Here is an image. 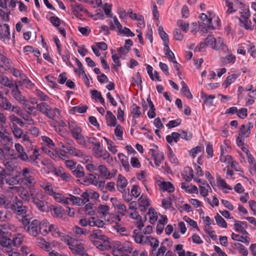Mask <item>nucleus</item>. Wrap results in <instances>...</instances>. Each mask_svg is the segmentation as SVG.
<instances>
[{
    "label": "nucleus",
    "mask_w": 256,
    "mask_h": 256,
    "mask_svg": "<svg viewBox=\"0 0 256 256\" xmlns=\"http://www.w3.org/2000/svg\"><path fill=\"white\" fill-rule=\"evenodd\" d=\"M22 182L28 188H34L36 184L35 174L32 170L28 168H24L20 172Z\"/></svg>",
    "instance_id": "obj_1"
},
{
    "label": "nucleus",
    "mask_w": 256,
    "mask_h": 256,
    "mask_svg": "<svg viewBox=\"0 0 256 256\" xmlns=\"http://www.w3.org/2000/svg\"><path fill=\"white\" fill-rule=\"evenodd\" d=\"M36 108L40 112L46 114L48 118L52 120H54L57 116L56 114H60V110L58 108H52L46 102L38 104Z\"/></svg>",
    "instance_id": "obj_2"
},
{
    "label": "nucleus",
    "mask_w": 256,
    "mask_h": 256,
    "mask_svg": "<svg viewBox=\"0 0 256 256\" xmlns=\"http://www.w3.org/2000/svg\"><path fill=\"white\" fill-rule=\"evenodd\" d=\"M132 244L128 241L124 242L122 246H114L112 254L114 256H120L125 252L131 253L132 251Z\"/></svg>",
    "instance_id": "obj_3"
},
{
    "label": "nucleus",
    "mask_w": 256,
    "mask_h": 256,
    "mask_svg": "<svg viewBox=\"0 0 256 256\" xmlns=\"http://www.w3.org/2000/svg\"><path fill=\"white\" fill-rule=\"evenodd\" d=\"M41 234L46 235L48 232H51L52 235L56 236L59 234L58 228L56 225L50 224L48 221L43 220L41 222Z\"/></svg>",
    "instance_id": "obj_4"
},
{
    "label": "nucleus",
    "mask_w": 256,
    "mask_h": 256,
    "mask_svg": "<svg viewBox=\"0 0 256 256\" xmlns=\"http://www.w3.org/2000/svg\"><path fill=\"white\" fill-rule=\"evenodd\" d=\"M0 107L5 110L14 112L18 114L20 112V108L17 106H14L6 97L2 96L0 99Z\"/></svg>",
    "instance_id": "obj_5"
},
{
    "label": "nucleus",
    "mask_w": 256,
    "mask_h": 256,
    "mask_svg": "<svg viewBox=\"0 0 256 256\" xmlns=\"http://www.w3.org/2000/svg\"><path fill=\"white\" fill-rule=\"evenodd\" d=\"M250 16V14L248 9L245 8L244 10V14H242L239 20L241 26L244 27L246 30H252L254 28V26L249 20Z\"/></svg>",
    "instance_id": "obj_6"
},
{
    "label": "nucleus",
    "mask_w": 256,
    "mask_h": 256,
    "mask_svg": "<svg viewBox=\"0 0 256 256\" xmlns=\"http://www.w3.org/2000/svg\"><path fill=\"white\" fill-rule=\"evenodd\" d=\"M11 208L14 213L19 216L26 214L28 210L27 207L24 206L22 201L17 197L11 205Z\"/></svg>",
    "instance_id": "obj_7"
},
{
    "label": "nucleus",
    "mask_w": 256,
    "mask_h": 256,
    "mask_svg": "<svg viewBox=\"0 0 256 256\" xmlns=\"http://www.w3.org/2000/svg\"><path fill=\"white\" fill-rule=\"evenodd\" d=\"M26 230L33 236H38L40 233L41 234V222L36 219L32 220L28 226Z\"/></svg>",
    "instance_id": "obj_8"
},
{
    "label": "nucleus",
    "mask_w": 256,
    "mask_h": 256,
    "mask_svg": "<svg viewBox=\"0 0 256 256\" xmlns=\"http://www.w3.org/2000/svg\"><path fill=\"white\" fill-rule=\"evenodd\" d=\"M69 248L74 254L84 256L86 254L84 245L78 240H74Z\"/></svg>",
    "instance_id": "obj_9"
},
{
    "label": "nucleus",
    "mask_w": 256,
    "mask_h": 256,
    "mask_svg": "<svg viewBox=\"0 0 256 256\" xmlns=\"http://www.w3.org/2000/svg\"><path fill=\"white\" fill-rule=\"evenodd\" d=\"M64 152L74 156L83 158L84 160L83 162H88L91 158L90 156L86 155L80 150L72 146L66 148V150H64Z\"/></svg>",
    "instance_id": "obj_10"
},
{
    "label": "nucleus",
    "mask_w": 256,
    "mask_h": 256,
    "mask_svg": "<svg viewBox=\"0 0 256 256\" xmlns=\"http://www.w3.org/2000/svg\"><path fill=\"white\" fill-rule=\"evenodd\" d=\"M10 234L0 230V244L4 248H11L12 246V240L10 238Z\"/></svg>",
    "instance_id": "obj_11"
},
{
    "label": "nucleus",
    "mask_w": 256,
    "mask_h": 256,
    "mask_svg": "<svg viewBox=\"0 0 256 256\" xmlns=\"http://www.w3.org/2000/svg\"><path fill=\"white\" fill-rule=\"evenodd\" d=\"M10 89L12 90V97L16 101L21 104L26 102L27 100L22 95L20 90L18 88V84H14L13 88H12Z\"/></svg>",
    "instance_id": "obj_12"
},
{
    "label": "nucleus",
    "mask_w": 256,
    "mask_h": 256,
    "mask_svg": "<svg viewBox=\"0 0 256 256\" xmlns=\"http://www.w3.org/2000/svg\"><path fill=\"white\" fill-rule=\"evenodd\" d=\"M132 237L134 238L136 243L144 245L148 244L150 236H144L141 232H138L137 230H134Z\"/></svg>",
    "instance_id": "obj_13"
},
{
    "label": "nucleus",
    "mask_w": 256,
    "mask_h": 256,
    "mask_svg": "<svg viewBox=\"0 0 256 256\" xmlns=\"http://www.w3.org/2000/svg\"><path fill=\"white\" fill-rule=\"evenodd\" d=\"M90 240H99L104 242V243L108 242V236L103 234L100 230H93L90 235Z\"/></svg>",
    "instance_id": "obj_14"
},
{
    "label": "nucleus",
    "mask_w": 256,
    "mask_h": 256,
    "mask_svg": "<svg viewBox=\"0 0 256 256\" xmlns=\"http://www.w3.org/2000/svg\"><path fill=\"white\" fill-rule=\"evenodd\" d=\"M68 128L72 136L75 138L81 135L82 130L80 126L76 124L74 122L70 121L68 122Z\"/></svg>",
    "instance_id": "obj_15"
},
{
    "label": "nucleus",
    "mask_w": 256,
    "mask_h": 256,
    "mask_svg": "<svg viewBox=\"0 0 256 256\" xmlns=\"http://www.w3.org/2000/svg\"><path fill=\"white\" fill-rule=\"evenodd\" d=\"M14 147L17 152L18 158L24 162H28L29 161L28 156L24 152L22 146L18 143H16L15 144Z\"/></svg>",
    "instance_id": "obj_16"
},
{
    "label": "nucleus",
    "mask_w": 256,
    "mask_h": 256,
    "mask_svg": "<svg viewBox=\"0 0 256 256\" xmlns=\"http://www.w3.org/2000/svg\"><path fill=\"white\" fill-rule=\"evenodd\" d=\"M50 210L54 217L60 218L64 220L66 218L64 214V210L62 206H52L50 208Z\"/></svg>",
    "instance_id": "obj_17"
},
{
    "label": "nucleus",
    "mask_w": 256,
    "mask_h": 256,
    "mask_svg": "<svg viewBox=\"0 0 256 256\" xmlns=\"http://www.w3.org/2000/svg\"><path fill=\"white\" fill-rule=\"evenodd\" d=\"M128 184L126 179L121 174L118 177L116 187L118 191L123 193L125 192V188Z\"/></svg>",
    "instance_id": "obj_18"
},
{
    "label": "nucleus",
    "mask_w": 256,
    "mask_h": 256,
    "mask_svg": "<svg viewBox=\"0 0 256 256\" xmlns=\"http://www.w3.org/2000/svg\"><path fill=\"white\" fill-rule=\"evenodd\" d=\"M10 38V32L9 26L8 24H4L3 26L0 24V38L3 40H9Z\"/></svg>",
    "instance_id": "obj_19"
},
{
    "label": "nucleus",
    "mask_w": 256,
    "mask_h": 256,
    "mask_svg": "<svg viewBox=\"0 0 256 256\" xmlns=\"http://www.w3.org/2000/svg\"><path fill=\"white\" fill-rule=\"evenodd\" d=\"M97 170L100 175L106 179H110L114 177V174H110L107 168L104 164H100L98 166Z\"/></svg>",
    "instance_id": "obj_20"
},
{
    "label": "nucleus",
    "mask_w": 256,
    "mask_h": 256,
    "mask_svg": "<svg viewBox=\"0 0 256 256\" xmlns=\"http://www.w3.org/2000/svg\"><path fill=\"white\" fill-rule=\"evenodd\" d=\"M6 67H7L12 73V75L16 77H18L20 78H23L26 77V76L22 74L18 70L14 68L12 66V62L10 60L8 61L6 64H4Z\"/></svg>",
    "instance_id": "obj_21"
},
{
    "label": "nucleus",
    "mask_w": 256,
    "mask_h": 256,
    "mask_svg": "<svg viewBox=\"0 0 256 256\" xmlns=\"http://www.w3.org/2000/svg\"><path fill=\"white\" fill-rule=\"evenodd\" d=\"M150 152L154 158L156 164L158 166L164 160V156L163 153L153 149H150Z\"/></svg>",
    "instance_id": "obj_22"
},
{
    "label": "nucleus",
    "mask_w": 256,
    "mask_h": 256,
    "mask_svg": "<svg viewBox=\"0 0 256 256\" xmlns=\"http://www.w3.org/2000/svg\"><path fill=\"white\" fill-rule=\"evenodd\" d=\"M213 48L216 50H222L224 52L228 51L227 47L224 44L223 40L220 37L216 38Z\"/></svg>",
    "instance_id": "obj_23"
},
{
    "label": "nucleus",
    "mask_w": 256,
    "mask_h": 256,
    "mask_svg": "<svg viewBox=\"0 0 256 256\" xmlns=\"http://www.w3.org/2000/svg\"><path fill=\"white\" fill-rule=\"evenodd\" d=\"M88 225L90 226H97L98 228H104L105 225L104 222L98 219V218L92 216L88 219Z\"/></svg>",
    "instance_id": "obj_24"
},
{
    "label": "nucleus",
    "mask_w": 256,
    "mask_h": 256,
    "mask_svg": "<svg viewBox=\"0 0 256 256\" xmlns=\"http://www.w3.org/2000/svg\"><path fill=\"white\" fill-rule=\"evenodd\" d=\"M40 186L42 188L45 192L50 196H52V194H54L52 186L51 183L46 182H40Z\"/></svg>",
    "instance_id": "obj_25"
},
{
    "label": "nucleus",
    "mask_w": 256,
    "mask_h": 256,
    "mask_svg": "<svg viewBox=\"0 0 256 256\" xmlns=\"http://www.w3.org/2000/svg\"><path fill=\"white\" fill-rule=\"evenodd\" d=\"M96 158H102L103 160H106V162L110 164L113 162V158L110 156V154L106 150H101L98 153V154L96 156Z\"/></svg>",
    "instance_id": "obj_26"
},
{
    "label": "nucleus",
    "mask_w": 256,
    "mask_h": 256,
    "mask_svg": "<svg viewBox=\"0 0 256 256\" xmlns=\"http://www.w3.org/2000/svg\"><path fill=\"white\" fill-rule=\"evenodd\" d=\"M247 228V224L245 222L236 221L234 224V230L242 234L246 232L245 229Z\"/></svg>",
    "instance_id": "obj_27"
},
{
    "label": "nucleus",
    "mask_w": 256,
    "mask_h": 256,
    "mask_svg": "<svg viewBox=\"0 0 256 256\" xmlns=\"http://www.w3.org/2000/svg\"><path fill=\"white\" fill-rule=\"evenodd\" d=\"M106 124L110 126H115L116 124V120L114 115L110 111H108L106 116Z\"/></svg>",
    "instance_id": "obj_28"
},
{
    "label": "nucleus",
    "mask_w": 256,
    "mask_h": 256,
    "mask_svg": "<svg viewBox=\"0 0 256 256\" xmlns=\"http://www.w3.org/2000/svg\"><path fill=\"white\" fill-rule=\"evenodd\" d=\"M34 203L37 206L38 210L42 212H45L48 210L47 203L44 200L34 198Z\"/></svg>",
    "instance_id": "obj_29"
},
{
    "label": "nucleus",
    "mask_w": 256,
    "mask_h": 256,
    "mask_svg": "<svg viewBox=\"0 0 256 256\" xmlns=\"http://www.w3.org/2000/svg\"><path fill=\"white\" fill-rule=\"evenodd\" d=\"M0 138L6 142H10L12 140L10 134L2 126H0Z\"/></svg>",
    "instance_id": "obj_30"
},
{
    "label": "nucleus",
    "mask_w": 256,
    "mask_h": 256,
    "mask_svg": "<svg viewBox=\"0 0 256 256\" xmlns=\"http://www.w3.org/2000/svg\"><path fill=\"white\" fill-rule=\"evenodd\" d=\"M159 186L164 191H167L168 192H172L174 190V186L168 182H160L159 184Z\"/></svg>",
    "instance_id": "obj_31"
},
{
    "label": "nucleus",
    "mask_w": 256,
    "mask_h": 256,
    "mask_svg": "<svg viewBox=\"0 0 256 256\" xmlns=\"http://www.w3.org/2000/svg\"><path fill=\"white\" fill-rule=\"evenodd\" d=\"M72 174L77 178L84 177L85 175L84 168L80 164L77 165L76 167L72 171Z\"/></svg>",
    "instance_id": "obj_32"
},
{
    "label": "nucleus",
    "mask_w": 256,
    "mask_h": 256,
    "mask_svg": "<svg viewBox=\"0 0 256 256\" xmlns=\"http://www.w3.org/2000/svg\"><path fill=\"white\" fill-rule=\"evenodd\" d=\"M3 178L6 183L10 186H14L18 184L19 182L16 176H12L8 175H3Z\"/></svg>",
    "instance_id": "obj_33"
},
{
    "label": "nucleus",
    "mask_w": 256,
    "mask_h": 256,
    "mask_svg": "<svg viewBox=\"0 0 256 256\" xmlns=\"http://www.w3.org/2000/svg\"><path fill=\"white\" fill-rule=\"evenodd\" d=\"M224 54H228L225 57H222L220 58L221 62L224 64H228L230 62H234L236 60V57L232 55L231 52H229L228 50L226 51Z\"/></svg>",
    "instance_id": "obj_34"
},
{
    "label": "nucleus",
    "mask_w": 256,
    "mask_h": 256,
    "mask_svg": "<svg viewBox=\"0 0 256 256\" xmlns=\"http://www.w3.org/2000/svg\"><path fill=\"white\" fill-rule=\"evenodd\" d=\"M10 127L14 136L17 138H21L23 134V130L16 124H12Z\"/></svg>",
    "instance_id": "obj_35"
},
{
    "label": "nucleus",
    "mask_w": 256,
    "mask_h": 256,
    "mask_svg": "<svg viewBox=\"0 0 256 256\" xmlns=\"http://www.w3.org/2000/svg\"><path fill=\"white\" fill-rule=\"evenodd\" d=\"M71 7L74 15L78 18H80L82 16V14H80V12H86L80 4H73L71 5Z\"/></svg>",
    "instance_id": "obj_36"
},
{
    "label": "nucleus",
    "mask_w": 256,
    "mask_h": 256,
    "mask_svg": "<svg viewBox=\"0 0 256 256\" xmlns=\"http://www.w3.org/2000/svg\"><path fill=\"white\" fill-rule=\"evenodd\" d=\"M166 250V248L163 245L157 249V248H152V254L153 256H162Z\"/></svg>",
    "instance_id": "obj_37"
},
{
    "label": "nucleus",
    "mask_w": 256,
    "mask_h": 256,
    "mask_svg": "<svg viewBox=\"0 0 256 256\" xmlns=\"http://www.w3.org/2000/svg\"><path fill=\"white\" fill-rule=\"evenodd\" d=\"M181 84L182 86V88L180 90L182 93L187 98L192 99V95L187 85L184 82H182Z\"/></svg>",
    "instance_id": "obj_38"
},
{
    "label": "nucleus",
    "mask_w": 256,
    "mask_h": 256,
    "mask_svg": "<svg viewBox=\"0 0 256 256\" xmlns=\"http://www.w3.org/2000/svg\"><path fill=\"white\" fill-rule=\"evenodd\" d=\"M118 158L120 160L122 165L124 167V169L126 171H129L130 166L128 164V158L124 154L122 153H120L118 154Z\"/></svg>",
    "instance_id": "obj_39"
},
{
    "label": "nucleus",
    "mask_w": 256,
    "mask_h": 256,
    "mask_svg": "<svg viewBox=\"0 0 256 256\" xmlns=\"http://www.w3.org/2000/svg\"><path fill=\"white\" fill-rule=\"evenodd\" d=\"M110 207L105 204H100L98 208V213L102 216L105 217L109 212Z\"/></svg>",
    "instance_id": "obj_40"
},
{
    "label": "nucleus",
    "mask_w": 256,
    "mask_h": 256,
    "mask_svg": "<svg viewBox=\"0 0 256 256\" xmlns=\"http://www.w3.org/2000/svg\"><path fill=\"white\" fill-rule=\"evenodd\" d=\"M0 83L3 86H7L10 88H13V86L14 85V84L7 76H0Z\"/></svg>",
    "instance_id": "obj_41"
},
{
    "label": "nucleus",
    "mask_w": 256,
    "mask_h": 256,
    "mask_svg": "<svg viewBox=\"0 0 256 256\" xmlns=\"http://www.w3.org/2000/svg\"><path fill=\"white\" fill-rule=\"evenodd\" d=\"M180 136V134L179 133L173 132L170 135H168L166 136V140L169 144H171L173 140L176 142L179 140Z\"/></svg>",
    "instance_id": "obj_42"
},
{
    "label": "nucleus",
    "mask_w": 256,
    "mask_h": 256,
    "mask_svg": "<svg viewBox=\"0 0 256 256\" xmlns=\"http://www.w3.org/2000/svg\"><path fill=\"white\" fill-rule=\"evenodd\" d=\"M40 156L38 151L36 149H34L32 155H30L29 158V161L30 162L36 166H38V162L36 160Z\"/></svg>",
    "instance_id": "obj_43"
},
{
    "label": "nucleus",
    "mask_w": 256,
    "mask_h": 256,
    "mask_svg": "<svg viewBox=\"0 0 256 256\" xmlns=\"http://www.w3.org/2000/svg\"><path fill=\"white\" fill-rule=\"evenodd\" d=\"M200 26L204 29L205 28L206 31L214 29L212 18H209L204 22H202Z\"/></svg>",
    "instance_id": "obj_44"
},
{
    "label": "nucleus",
    "mask_w": 256,
    "mask_h": 256,
    "mask_svg": "<svg viewBox=\"0 0 256 256\" xmlns=\"http://www.w3.org/2000/svg\"><path fill=\"white\" fill-rule=\"evenodd\" d=\"M24 236L21 234H18L15 235L13 238L12 246H19L22 242Z\"/></svg>",
    "instance_id": "obj_45"
},
{
    "label": "nucleus",
    "mask_w": 256,
    "mask_h": 256,
    "mask_svg": "<svg viewBox=\"0 0 256 256\" xmlns=\"http://www.w3.org/2000/svg\"><path fill=\"white\" fill-rule=\"evenodd\" d=\"M131 114L134 118H139L142 113L140 111V108L136 104H133L131 108Z\"/></svg>",
    "instance_id": "obj_46"
},
{
    "label": "nucleus",
    "mask_w": 256,
    "mask_h": 256,
    "mask_svg": "<svg viewBox=\"0 0 256 256\" xmlns=\"http://www.w3.org/2000/svg\"><path fill=\"white\" fill-rule=\"evenodd\" d=\"M56 235L60 236V238L61 240L64 242L66 243L69 246L74 240L72 238L70 237L69 236L65 234H64L60 233V232L59 234Z\"/></svg>",
    "instance_id": "obj_47"
},
{
    "label": "nucleus",
    "mask_w": 256,
    "mask_h": 256,
    "mask_svg": "<svg viewBox=\"0 0 256 256\" xmlns=\"http://www.w3.org/2000/svg\"><path fill=\"white\" fill-rule=\"evenodd\" d=\"M164 51L165 52V54L166 56L169 60L172 61V60H174L175 57L174 54L170 50L168 46V44H164Z\"/></svg>",
    "instance_id": "obj_48"
},
{
    "label": "nucleus",
    "mask_w": 256,
    "mask_h": 256,
    "mask_svg": "<svg viewBox=\"0 0 256 256\" xmlns=\"http://www.w3.org/2000/svg\"><path fill=\"white\" fill-rule=\"evenodd\" d=\"M38 246L46 250H49L50 248V244L46 242L44 238H40L38 240Z\"/></svg>",
    "instance_id": "obj_49"
},
{
    "label": "nucleus",
    "mask_w": 256,
    "mask_h": 256,
    "mask_svg": "<svg viewBox=\"0 0 256 256\" xmlns=\"http://www.w3.org/2000/svg\"><path fill=\"white\" fill-rule=\"evenodd\" d=\"M215 219L218 225L222 228H226L227 224L225 220L218 214L215 216Z\"/></svg>",
    "instance_id": "obj_50"
},
{
    "label": "nucleus",
    "mask_w": 256,
    "mask_h": 256,
    "mask_svg": "<svg viewBox=\"0 0 256 256\" xmlns=\"http://www.w3.org/2000/svg\"><path fill=\"white\" fill-rule=\"evenodd\" d=\"M87 109L88 107L86 106H74L70 110V112L72 114L76 112L81 114L86 112Z\"/></svg>",
    "instance_id": "obj_51"
},
{
    "label": "nucleus",
    "mask_w": 256,
    "mask_h": 256,
    "mask_svg": "<svg viewBox=\"0 0 256 256\" xmlns=\"http://www.w3.org/2000/svg\"><path fill=\"white\" fill-rule=\"evenodd\" d=\"M148 214L150 216V222L152 224H154L157 220L158 216L154 210L150 208Z\"/></svg>",
    "instance_id": "obj_52"
},
{
    "label": "nucleus",
    "mask_w": 256,
    "mask_h": 256,
    "mask_svg": "<svg viewBox=\"0 0 256 256\" xmlns=\"http://www.w3.org/2000/svg\"><path fill=\"white\" fill-rule=\"evenodd\" d=\"M94 244L99 250H104L106 248V243H104L103 242H100L97 240H91Z\"/></svg>",
    "instance_id": "obj_53"
},
{
    "label": "nucleus",
    "mask_w": 256,
    "mask_h": 256,
    "mask_svg": "<svg viewBox=\"0 0 256 256\" xmlns=\"http://www.w3.org/2000/svg\"><path fill=\"white\" fill-rule=\"evenodd\" d=\"M4 207L6 208H9L8 200L6 196L0 194V208Z\"/></svg>",
    "instance_id": "obj_54"
},
{
    "label": "nucleus",
    "mask_w": 256,
    "mask_h": 256,
    "mask_svg": "<svg viewBox=\"0 0 256 256\" xmlns=\"http://www.w3.org/2000/svg\"><path fill=\"white\" fill-rule=\"evenodd\" d=\"M202 98L204 99V103L210 106L212 104L213 100L215 96L214 95L208 96L206 94H202Z\"/></svg>",
    "instance_id": "obj_55"
},
{
    "label": "nucleus",
    "mask_w": 256,
    "mask_h": 256,
    "mask_svg": "<svg viewBox=\"0 0 256 256\" xmlns=\"http://www.w3.org/2000/svg\"><path fill=\"white\" fill-rule=\"evenodd\" d=\"M8 118L12 124H15L14 122H16L20 126H22L24 125V122L22 121V120L13 114H10L8 116Z\"/></svg>",
    "instance_id": "obj_56"
},
{
    "label": "nucleus",
    "mask_w": 256,
    "mask_h": 256,
    "mask_svg": "<svg viewBox=\"0 0 256 256\" xmlns=\"http://www.w3.org/2000/svg\"><path fill=\"white\" fill-rule=\"evenodd\" d=\"M30 194L32 197V201L34 202V198L36 199H40V196L42 195L40 192L38 191H36V190L34 188H30Z\"/></svg>",
    "instance_id": "obj_57"
},
{
    "label": "nucleus",
    "mask_w": 256,
    "mask_h": 256,
    "mask_svg": "<svg viewBox=\"0 0 256 256\" xmlns=\"http://www.w3.org/2000/svg\"><path fill=\"white\" fill-rule=\"evenodd\" d=\"M113 22L112 20L110 21V29L114 30L115 28L116 27L119 30L120 29L122 28V26L120 23L119 21L118 20V18L116 16L113 17Z\"/></svg>",
    "instance_id": "obj_58"
},
{
    "label": "nucleus",
    "mask_w": 256,
    "mask_h": 256,
    "mask_svg": "<svg viewBox=\"0 0 256 256\" xmlns=\"http://www.w3.org/2000/svg\"><path fill=\"white\" fill-rule=\"evenodd\" d=\"M202 186H200V194L203 196H206L208 195V188H210L209 185L204 182L202 184Z\"/></svg>",
    "instance_id": "obj_59"
},
{
    "label": "nucleus",
    "mask_w": 256,
    "mask_h": 256,
    "mask_svg": "<svg viewBox=\"0 0 256 256\" xmlns=\"http://www.w3.org/2000/svg\"><path fill=\"white\" fill-rule=\"evenodd\" d=\"M22 104L24 106L25 108L27 109L26 112L28 114L36 115V108L34 106H31L29 104H28L27 100Z\"/></svg>",
    "instance_id": "obj_60"
},
{
    "label": "nucleus",
    "mask_w": 256,
    "mask_h": 256,
    "mask_svg": "<svg viewBox=\"0 0 256 256\" xmlns=\"http://www.w3.org/2000/svg\"><path fill=\"white\" fill-rule=\"evenodd\" d=\"M148 244H150L152 249L158 248L159 246V241L156 238L150 236Z\"/></svg>",
    "instance_id": "obj_61"
},
{
    "label": "nucleus",
    "mask_w": 256,
    "mask_h": 256,
    "mask_svg": "<svg viewBox=\"0 0 256 256\" xmlns=\"http://www.w3.org/2000/svg\"><path fill=\"white\" fill-rule=\"evenodd\" d=\"M231 236L232 238L235 240L244 243L249 242L248 240L247 236L244 237L243 236H240L239 235L235 234L234 233H232V234Z\"/></svg>",
    "instance_id": "obj_62"
},
{
    "label": "nucleus",
    "mask_w": 256,
    "mask_h": 256,
    "mask_svg": "<svg viewBox=\"0 0 256 256\" xmlns=\"http://www.w3.org/2000/svg\"><path fill=\"white\" fill-rule=\"evenodd\" d=\"M138 203L140 206H148L150 205L148 198L142 195L138 199Z\"/></svg>",
    "instance_id": "obj_63"
},
{
    "label": "nucleus",
    "mask_w": 256,
    "mask_h": 256,
    "mask_svg": "<svg viewBox=\"0 0 256 256\" xmlns=\"http://www.w3.org/2000/svg\"><path fill=\"white\" fill-rule=\"evenodd\" d=\"M237 78V75L236 74H232L228 76L224 82L225 88H226L230 86Z\"/></svg>",
    "instance_id": "obj_64"
}]
</instances>
